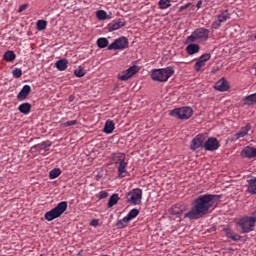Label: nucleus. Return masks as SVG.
Segmentation results:
<instances>
[{
    "label": "nucleus",
    "mask_w": 256,
    "mask_h": 256,
    "mask_svg": "<svg viewBox=\"0 0 256 256\" xmlns=\"http://www.w3.org/2000/svg\"><path fill=\"white\" fill-rule=\"evenodd\" d=\"M219 199V195L213 194H202L196 197L193 200L191 210L184 215L185 219H190V221L203 219L205 215H209L217 207Z\"/></svg>",
    "instance_id": "nucleus-1"
},
{
    "label": "nucleus",
    "mask_w": 256,
    "mask_h": 256,
    "mask_svg": "<svg viewBox=\"0 0 256 256\" xmlns=\"http://www.w3.org/2000/svg\"><path fill=\"white\" fill-rule=\"evenodd\" d=\"M175 74V69L171 66L166 68L154 69L151 71L150 77L152 81L157 83H167Z\"/></svg>",
    "instance_id": "nucleus-2"
},
{
    "label": "nucleus",
    "mask_w": 256,
    "mask_h": 256,
    "mask_svg": "<svg viewBox=\"0 0 256 256\" xmlns=\"http://www.w3.org/2000/svg\"><path fill=\"white\" fill-rule=\"evenodd\" d=\"M209 39V29L198 28L187 36L185 43H203Z\"/></svg>",
    "instance_id": "nucleus-3"
},
{
    "label": "nucleus",
    "mask_w": 256,
    "mask_h": 256,
    "mask_svg": "<svg viewBox=\"0 0 256 256\" xmlns=\"http://www.w3.org/2000/svg\"><path fill=\"white\" fill-rule=\"evenodd\" d=\"M67 207V201H62L58 203L55 208L46 212L44 218L46 219V221H53L55 219H59V217H61V215H63V213L67 211Z\"/></svg>",
    "instance_id": "nucleus-4"
},
{
    "label": "nucleus",
    "mask_w": 256,
    "mask_h": 256,
    "mask_svg": "<svg viewBox=\"0 0 256 256\" xmlns=\"http://www.w3.org/2000/svg\"><path fill=\"white\" fill-rule=\"evenodd\" d=\"M236 229L241 233H251L255 229L254 221L249 216H244L236 221Z\"/></svg>",
    "instance_id": "nucleus-5"
},
{
    "label": "nucleus",
    "mask_w": 256,
    "mask_h": 256,
    "mask_svg": "<svg viewBox=\"0 0 256 256\" xmlns=\"http://www.w3.org/2000/svg\"><path fill=\"white\" fill-rule=\"evenodd\" d=\"M143 199V190L141 188L132 189L126 195L127 203L130 205H141V201Z\"/></svg>",
    "instance_id": "nucleus-6"
},
{
    "label": "nucleus",
    "mask_w": 256,
    "mask_h": 256,
    "mask_svg": "<svg viewBox=\"0 0 256 256\" xmlns=\"http://www.w3.org/2000/svg\"><path fill=\"white\" fill-rule=\"evenodd\" d=\"M169 115L178 119H190V117H193V109L191 107L176 108L171 110Z\"/></svg>",
    "instance_id": "nucleus-7"
},
{
    "label": "nucleus",
    "mask_w": 256,
    "mask_h": 256,
    "mask_svg": "<svg viewBox=\"0 0 256 256\" xmlns=\"http://www.w3.org/2000/svg\"><path fill=\"white\" fill-rule=\"evenodd\" d=\"M127 47H129V40L127 37L122 36L114 40V42L108 46V51H123V49H127Z\"/></svg>",
    "instance_id": "nucleus-8"
},
{
    "label": "nucleus",
    "mask_w": 256,
    "mask_h": 256,
    "mask_svg": "<svg viewBox=\"0 0 256 256\" xmlns=\"http://www.w3.org/2000/svg\"><path fill=\"white\" fill-rule=\"evenodd\" d=\"M141 71V68L137 65L130 66L128 69L122 71L120 74H118V79L120 81H129L131 77L137 75Z\"/></svg>",
    "instance_id": "nucleus-9"
},
{
    "label": "nucleus",
    "mask_w": 256,
    "mask_h": 256,
    "mask_svg": "<svg viewBox=\"0 0 256 256\" xmlns=\"http://www.w3.org/2000/svg\"><path fill=\"white\" fill-rule=\"evenodd\" d=\"M207 139V135L198 134L195 136L190 144L191 151H199V149L205 148V140Z\"/></svg>",
    "instance_id": "nucleus-10"
},
{
    "label": "nucleus",
    "mask_w": 256,
    "mask_h": 256,
    "mask_svg": "<svg viewBox=\"0 0 256 256\" xmlns=\"http://www.w3.org/2000/svg\"><path fill=\"white\" fill-rule=\"evenodd\" d=\"M221 147V144L219 143V140L214 137L206 138L204 142V149L206 151H217Z\"/></svg>",
    "instance_id": "nucleus-11"
},
{
    "label": "nucleus",
    "mask_w": 256,
    "mask_h": 256,
    "mask_svg": "<svg viewBox=\"0 0 256 256\" xmlns=\"http://www.w3.org/2000/svg\"><path fill=\"white\" fill-rule=\"evenodd\" d=\"M209 59H211V54L206 53L203 54L202 56H200L197 60L196 63L194 65V70L199 73V71H201V69H203V67H205L207 61H209Z\"/></svg>",
    "instance_id": "nucleus-12"
},
{
    "label": "nucleus",
    "mask_w": 256,
    "mask_h": 256,
    "mask_svg": "<svg viewBox=\"0 0 256 256\" xmlns=\"http://www.w3.org/2000/svg\"><path fill=\"white\" fill-rule=\"evenodd\" d=\"M127 25V22L123 18H119L118 20H114L111 23L107 25V29L109 33H112V31H117L121 29L122 27H125Z\"/></svg>",
    "instance_id": "nucleus-13"
},
{
    "label": "nucleus",
    "mask_w": 256,
    "mask_h": 256,
    "mask_svg": "<svg viewBox=\"0 0 256 256\" xmlns=\"http://www.w3.org/2000/svg\"><path fill=\"white\" fill-rule=\"evenodd\" d=\"M223 231L227 237V239H231V241H241V235L237 234L230 226H226L223 228Z\"/></svg>",
    "instance_id": "nucleus-14"
},
{
    "label": "nucleus",
    "mask_w": 256,
    "mask_h": 256,
    "mask_svg": "<svg viewBox=\"0 0 256 256\" xmlns=\"http://www.w3.org/2000/svg\"><path fill=\"white\" fill-rule=\"evenodd\" d=\"M129 165V162L127 160L121 162L120 164H118V175H117V179H124V177L126 175H129V172L127 171V167Z\"/></svg>",
    "instance_id": "nucleus-15"
},
{
    "label": "nucleus",
    "mask_w": 256,
    "mask_h": 256,
    "mask_svg": "<svg viewBox=\"0 0 256 256\" xmlns=\"http://www.w3.org/2000/svg\"><path fill=\"white\" fill-rule=\"evenodd\" d=\"M241 157L244 159H253L256 157V148L251 146H246L241 151Z\"/></svg>",
    "instance_id": "nucleus-16"
},
{
    "label": "nucleus",
    "mask_w": 256,
    "mask_h": 256,
    "mask_svg": "<svg viewBox=\"0 0 256 256\" xmlns=\"http://www.w3.org/2000/svg\"><path fill=\"white\" fill-rule=\"evenodd\" d=\"M127 160V156L123 152L113 153L111 156V162L113 165H119L123 161Z\"/></svg>",
    "instance_id": "nucleus-17"
},
{
    "label": "nucleus",
    "mask_w": 256,
    "mask_h": 256,
    "mask_svg": "<svg viewBox=\"0 0 256 256\" xmlns=\"http://www.w3.org/2000/svg\"><path fill=\"white\" fill-rule=\"evenodd\" d=\"M214 88L216 89V91H221V92L229 91L230 89L229 82H227L225 78H221L219 81L215 83Z\"/></svg>",
    "instance_id": "nucleus-18"
},
{
    "label": "nucleus",
    "mask_w": 256,
    "mask_h": 256,
    "mask_svg": "<svg viewBox=\"0 0 256 256\" xmlns=\"http://www.w3.org/2000/svg\"><path fill=\"white\" fill-rule=\"evenodd\" d=\"M31 94V86L24 85L21 89V91L17 95L18 101H25L27 97Z\"/></svg>",
    "instance_id": "nucleus-19"
},
{
    "label": "nucleus",
    "mask_w": 256,
    "mask_h": 256,
    "mask_svg": "<svg viewBox=\"0 0 256 256\" xmlns=\"http://www.w3.org/2000/svg\"><path fill=\"white\" fill-rule=\"evenodd\" d=\"M199 51H201V46H199V44L195 42H190L187 44L186 53H188V55H197Z\"/></svg>",
    "instance_id": "nucleus-20"
},
{
    "label": "nucleus",
    "mask_w": 256,
    "mask_h": 256,
    "mask_svg": "<svg viewBox=\"0 0 256 256\" xmlns=\"http://www.w3.org/2000/svg\"><path fill=\"white\" fill-rule=\"evenodd\" d=\"M247 183V193H249L250 195H256V177L247 180Z\"/></svg>",
    "instance_id": "nucleus-21"
},
{
    "label": "nucleus",
    "mask_w": 256,
    "mask_h": 256,
    "mask_svg": "<svg viewBox=\"0 0 256 256\" xmlns=\"http://www.w3.org/2000/svg\"><path fill=\"white\" fill-rule=\"evenodd\" d=\"M249 131H251V124L247 123L245 125V127H242L240 129V131L238 133H236V139H241L245 136H247V134L249 133Z\"/></svg>",
    "instance_id": "nucleus-22"
},
{
    "label": "nucleus",
    "mask_w": 256,
    "mask_h": 256,
    "mask_svg": "<svg viewBox=\"0 0 256 256\" xmlns=\"http://www.w3.org/2000/svg\"><path fill=\"white\" fill-rule=\"evenodd\" d=\"M103 131L107 135H110V133H113V131H115V122H113V120H107L105 122V126H104Z\"/></svg>",
    "instance_id": "nucleus-23"
},
{
    "label": "nucleus",
    "mask_w": 256,
    "mask_h": 256,
    "mask_svg": "<svg viewBox=\"0 0 256 256\" xmlns=\"http://www.w3.org/2000/svg\"><path fill=\"white\" fill-rule=\"evenodd\" d=\"M18 111L23 115H29L31 113V104L28 102L22 103L18 107Z\"/></svg>",
    "instance_id": "nucleus-24"
},
{
    "label": "nucleus",
    "mask_w": 256,
    "mask_h": 256,
    "mask_svg": "<svg viewBox=\"0 0 256 256\" xmlns=\"http://www.w3.org/2000/svg\"><path fill=\"white\" fill-rule=\"evenodd\" d=\"M56 69L58 71H65L69 67V61L67 59H61L56 62Z\"/></svg>",
    "instance_id": "nucleus-25"
},
{
    "label": "nucleus",
    "mask_w": 256,
    "mask_h": 256,
    "mask_svg": "<svg viewBox=\"0 0 256 256\" xmlns=\"http://www.w3.org/2000/svg\"><path fill=\"white\" fill-rule=\"evenodd\" d=\"M243 103H244V105H248V106L256 105V93L250 94V95L244 97Z\"/></svg>",
    "instance_id": "nucleus-26"
},
{
    "label": "nucleus",
    "mask_w": 256,
    "mask_h": 256,
    "mask_svg": "<svg viewBox=\"0 0 256 256\" xmlns=\"http://www.w3.org/2000/svg\"><path fill=\"white\" fill-rule=\"evenodd\" d=\"M16 57L17 55H15V52H13L12 50L6 51L3 55L4 61H7L8 63L15 61Z\"/></svg>",
    "instance_id": "nucleus-27"
},
{
    "label": "nucleus",
    "mask_w": 256,
    "mask_h": 256,
    "mask_svg": "<svg viewBox=\"0 0 256 256\" xmlns=\"http://www.w3.org/2000/svg\"><path fill=\"white\" fill-rule=\"evenodd\" d=\"M119 199V194H112L108 200L107 207L111 209V207H114V205L119 203Z\"/></svg>",
    "instance_id": "nucleus-28"
},
{
    "label": "nucleus",
    "mask_w": 256,
    "mask_h": 256,
    "mask_svg": "<svg viewBox=\"0 0 256 256\" xmlns=\"http://www.w3.org/2000/svg\"><path fill=\"white\" fill-rule=\"evenodd\" d=\"M131 221L129 219H127V216L120 219L117 223H116V227L117 229H125V227H127V225H129Z\"/></svg>",
    "instance_id": "nucleus-29"
},
{
    "label": "nucleus",
    "mask_w": 256,
    "mask_h": 256,
    "mask_svg": "<svg viewBox=\"0 0 256 256\" xmlns=\"http://www.w3.org/2000/svg\"><path fill=\"white\" fill-rule=\"evenodd\" d=\"M96 17L99 21H105V19H111L105 10H98L96 12Z\"/></svg>",
    "instance_id": "nucleus-30"
},
{
    "label": "nucleus",
    "mask_w": 256,
    "mask_h": 256,
    "mask_svg": "<svg viewBox=\"0 0 256 256\" xmlns=\"http://www.w3.org/2000/svg\"><path fill=\"white\" fill-rule=\"evenodd\" d=\"M228 19H231V14L229 13V10H224L220 15H218V20L222 23H225V21H228Z\"/></svg>",
    "instance_id": "nucleus-31"
},
{
    "label": "nucleus",
    "mask_w": 256,
    "mask_h": 256,
    "mask_svg": "<svg viewBox=\"0 0 256 256\" xmlns=\"http://www.w3.org/2000/svg\"><path fill=\"white\" fill-rule=\"evenodd\" d=\"M97 45L99 47V49H105V47L109 46V40H107V38H98L97 39Z\"/></svg>",
    "instance_id": "nucleus-32"
},
{
    "label": "nucleus",
    "mask_w": 256,
    "mask_h": 256,
    "mask_svg": "<svg viewBox=\"0 0 256 256\" xmlns=\"http://www.w3.org/2000/svg\"><path fill=\"white\" fill-rule=\"evenodd\" d=\"M158 5L161 10L169 9L171 7V0H159Z\"/></svg>",
    "instance_id": "nucleus-33"
},
{
    "label": "nucleus",
    "mask_w": 256,
    "mask_h": 256,
    "mask_svg": "<svg viewBox=\"0 0 256 256\" xmlns=\"http://www.w3.org/2000/svg\"><path fill=\"white\" fill-rule=\"evenodd\" d=\"M138 215H139V209L134 208V209L129 211L126 218L130 221H133V219H135V217H137Z\"/></svg>",
    "instance_id": "nucleus-34"
},
{
    "label": "nucleus",
    "mask_w": 256,
    "mask_h": 256,
    "mask_svg": "<svg viewBox=\"0 0 256 256\" xmlns=\"http://www.w3.org/2000/svg\"><path fill=\"white\" fill-rule=\"evenodd\" d=\"M61 175V169L60 168H54L49 172V179H57Z\"/></svg>",
    "instance_id": "nucleus-35"
},
{
    "label": "nucleus",
    "mask_w": 256,
    "mask_h": 256,
    "mask_svg": "<svg viewBox=\"0 0 256 256\" xmlns=\"http://www.w3.org/2000/svg\"><path fill=\"white\" fill-rule=\"evenodd\" d=\"M36 27L38 31H45V29H47V21L38 20L36 23Z\"/></svg>",
    "instance_id": "nucleus-36"
},
{
    "label": "nucleus",
    "mask_w": 256,
    "mask_h": 256,
    "mask_svg": "<svg viewBox=\"0 0 256 256\" xmlns=\"http://www.w3.org/2000/svg\"><path fill=\"white\" fill-rule=\"evenodd\" d=\"M171 215H181L183 213V209L181 207L174 205L170 209Z\"/></svg>",
    "instance_id": "nucleus-37"
},
{
    "label": "nucleus",
    "mask_w": 256,
    "mask_h": 256,
    "mask_svg": "<svg viewBox=\"0 0 256 256\" xmlns=\"http://www.w3.org/2000/svg\"><path fill=\"white\" fill-rule=\"evenodd\" d=\"M75 77H85V69L81 66H79L75 71H74Z\"/></svg>",
    "instance_id": "nucleus-38"
},
{
    "label": "nucleus",
    "mask_w": 256,
    "mask_h": 256,
    "mask_svg": "<svg viewBox=\"0 0 256 256\" xmlns=\"http://www.w3.org/2000/svg\"><path fill=\"white\" fill-rule=\"evenodd\" d=\"M12 75L13 77H15L16 79H19L22 75H23V71L20 68H15L12 71Z\"/></svg>",
    "instance_id": "nucleus-39"
},
{
    "label": "nucleus",
    "mask_w": 256,
    "mask_h": 256,
    "mask_svg": "<svg viewBox=\"0 0 256 256\" xmlns=\"http://www.w3.org/2000/svg\"><path fill=\"white\" fill-rule=\"evenodd\" d=\"M77 124V120H70L62 123V127H73Z\"/></svg>",
    "instance_id": "nucleus-40"
},
{
    "label": "nucleus",
    "mask_w": 256,
    "mask_h": 256,
    "mask_svg": "<svg viewBox=\"0 0 256 256\" xmlns=\"http://www.w3.org/2000/svg\"><path fill=\"white\" fill-rule=\"evenodd\" d=\"M191 5H193V3L189 2V3L185 4L184 6H181L178 9V13H182V11H185V9H189V7H191Z\"/></svg>",
    "instance_id": "nucleus-41"
},
{
    "label": "nucleus",
    "mask_w": 256,
    "mask_h": 256,
    "mask_svg": "<svg viewBox=\"0 0 256 256\" xmlns=\"http://www.w3.org/2000/svg\"><path fill=\"white\" fill-rule=\"evenodd\" d=\"M37 147H40V149H47L48 147H51V143L42 142V143L38 144Z\"/></svg>",
    "instance_id": "nucleus-42"
},
{
    "label": "nucleus",
    "mask_w": 256,
    "mask_h": 256,
    "mask_svg": "<svg viewBox=\"0 0 256 256\" xmlns=\"http://www.w3.org/2000/svg\"><path fill=\"white\" fill-rule=\"evenodd\" d=\"M98 197L99 199H107V197H109V193H107V191H101L99 192Z\"/></svg>",
    "instance_id": "nucleus-43"
},
{
    "label": "nucleus",
    "mask_w": 256,
    "mask_h": 256,
    "mask_svg": "<svg viewBox=\"0 0 256 256\" xmlns=\"http://www.w3.org/2000/svg\"><path fill=\"white\" fill-rule=\"evenodd\" d=\"M221 21L218 19L212 23V29H219L221 27Z\"/></svg>",
    "instance_id": "nucleus-44"
},
{
    "label": "nucleus",
    "mask_w": 256,
    "mask_h": 256,
    "mask_svg": "<svg viewBox=\"0 0 256 256\" xmlns=\"http://www.w3.org/2000/svg\"><path fill=\"white\" fill-rule=\"evenodd\" d=\"M29 8V4H23L19 7V13H23V11H27V9Z\"/></svg>",
    "instance_id": "nucleus-45"
},
{
    "label": "nucleus",
    "mask_w": 256,
    "mask_h": 256,
    "mask_svg": "<svg viewBox=\"0 0 256 256\" xmlns=\"http://www.w3.org/2000/svg\"><path fill=\"white\" fill-rule=\"evenodd\" d=\"M250 219H252L254 221V225L256 223V210L254 212H252L251 216H249Z\"/></svg>",
    "instance_id": "nucleus-46"
},
{
    "label": "nucleus",
    "mask_w": 256,
    "mask_h": 256,
    "mask_svg": "<svg viewBox=\"0 0 256 256\" xmlns=\"http://www.w3.org/2000/svg\"><path fill=\"white\" fill-rule=\"evenodd\" d=\"M90 225H92V227H97V225H99V220H92Z\"/></svg>",
    "instance_id": "nucleus-47"
},
{
    "label": "nucleus",
    "mask_w": 256,
    "mask_h": 256,
    "mask_svg": "<svg viewBox=\"0 0 256 256\" xmlns=\"http://www.w3.org/2000/svg\"><path fill=\"white\" fill-rule=\"evenodd\" d=\"M203 5V0H199L196 4L197 9H201V6Z\"/></svg>",
    "instance_id": "nucleus-48"
}]
</instances>
